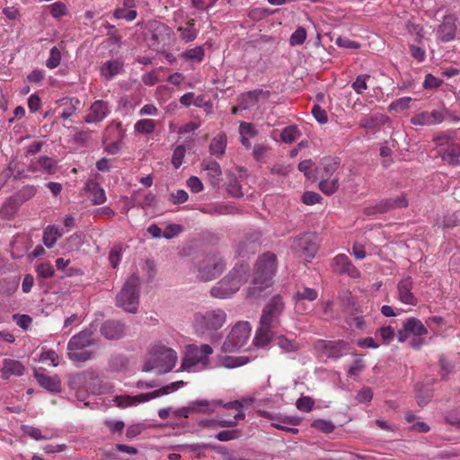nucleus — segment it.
Here are the masks:
<instances>
[{"label":"nucleus","mask_w":460,"mask_h":460,"mask_svg":"<svg viewBox=\"0 0 460 460\" xmlns=\"http://www.w3.org/2000/svg\"><path fill=\"white\" fill-rule=\"evenodd\" d=\"M277 270V257L267 252L257 261L254 268L253 279L248 288V296L257 297L265 288L272 285V279Z\"/></svg>","instance_id":"nucleus-1"},{"label":"nucleus","mask_w":460,"mask_h":460,"mask_svg":"<svg viewBox=\"0 0 460 460\" xmlns=\"http://www.w3.org/2000/svg\"><path fill=\"white\" fill-rule=\"evenodd\" d=\"M178 359L175 349L159 341L151 347L142 370L144 372L155 370L158 374H166L176 367Z\"/></svg>","instance_id":"nucleus-2"},{"label":"nucleus","mask_w":460,"mask_h":460,"mask_svg":"<svg viewBox=\"0 0 460 460\" xmlns=\"http://www.w3.org/2000/svg\"><path fill=\"white\" fill-rule=\"evenodd\" d=\"M227 314L220 308L198 312L194 314L193 328L199 336L217 338L216 332L226 323Z\"/></svg>","instance_id":"nucleus-3"},{"label":"nucleus","mask_w":460,"mask_h":460,"mask_svg":"<svg viewBox=\"0 0 460 460\" xmlns=\"http://www.w3.org/2000/svg\"><path fill=\"white\" fill-rule=\"evenodd\" d=\"M213 351L212 347L208 344H202L200 346L190 344L186 346L178 371L197 373L208 368L210 356L213 354Z\"/></svg>","instance_id":"nucleus-4"},{"label":"nucleus","mask_w":460,"mask_h":460,"mask_svg":"<svg viewBox=\"0 0 460 460\" xmlns=\"http://www.w3.org/2000/svg\"><path fill=\"white\" fill-rule=\"evenodd\" d=\"M247 273L248 269L246 266L235 267L211 288V296L219 299L231 297L246 281Z\"/></svg>","instance_id":"nucleus-5"},{"label":"nucleus","mask_w":460,"mask_h":460,"mask_svg":"<svg viewBox=\"0 0 460 460\" xmlns=\"http://www.w3.org/2000/svg\"><path fill=\"white\" fill-rule=\"evenodd\" d=\"M185 385L183 381L172 382L153 392L141 394L135 396L130 395H116L113 397L112 402L114 405L119 408H127L130 406H137L138 404L146 402L150 400L167 395L172 392L179 390Z\"/></svg>","instance_id":"nucleus-6"},{"label":"nucleus","mask_w":460,"mask_h":460,"mask_svg":"<svg viewBox=\"0 0 460 460\" xmlns=\"http://www.w3.org/2000/svg\"><path fill=\"white\" fill-rule=\"evenodd\" d=\"M428 334V329L420 320L411 317L403 322L402 328L397 333V339L400 342L409 340V344L415 349H420L425 344V336Z\"/></svg>","instance_id":"nucleus-7"},{"label":"nucleus","mask_w":460,"mask_h":460,"mask_svg":"<svg viewBox=\"0 0 460 460\" xmlns=\"http://www.w3.org/2000/svg\"><path fill=\"white\" fill-rule=\"evenodd\" d=\"M251 332L252 327L248 322H237L227 333L221 350L225 353H233L240 350L248 342Z\"/></svg>","instance_id":"nucleus-8"},{"label":"nucleus","mask_w":460,"mask_h":460,"mask_svg":"<svg viewBox=\"0 0 460 460\" xmlns=\"http://www.w3.org/2000/svg\"><path fill=\"white\" fill-rule=\"evenodd\" d=\"M139 284L140 280L137 275L130 276L117 296V305L126 312L137 313L139 304Z\"/></svg>","instance_id":"nucleus-9"},{"label":"nucleus","mask_w":460,"mask_h":460,"mask_svg":"<svg viewBox=\"0 0 460 460\" xmlns=\"http://www.w3.org/2000/svg\"><path fill=\"white\" fill-rule=\"evenodd\" d=\"M93 331L86 329L74 335L69 340L67 350L70 359L74 361H85L91 358L92 354L86 348L93 344Z\"/></svg>","instance_id":"nucleus-10"},{"label":"nucleus","mask_w":460,"mask_h":460,"mask_svg":"<svg viewBox=\"0 0 460 460\" xmlns=\"http://www.w3.org/2000/svg\"><path fill=\"white\" fill-rule=\"evenodd\" d=\"M223 407L235 411L233 418L201 420L198 422V425L201 428H208L212 429H217L219 427H234L239 420L244 419L245 417L243 411V403L239 401L225 403Z\"/></svg>","instance_id":"nucleus-11"},{"label":"nucleus","mask_w":460,"mask_h":460,"mask_svg":"<svg viewBox=\"0 0 460 460\" xmlns=\"http://www.w3.org/2000/svg\"><path fill=\"white\" fill-rule=\"evenodd\" d=\"M225 269L224 261L217 256H208L203 259L198 267V278L209 281L219 276Z\"/></svg>","instance_id":"nucleus-12"},{"label":"nucleus","mask_w":460,"mask_h":460,"mask_svg":"<svg viewBox=\"0 0 460 460\" xmlns=\"http://www.w3.org/2000/svg\"><path fill=\"white\" fill-rule=\"evenodd\" d=\"M293 248L306 261H310L316 254L318 246L313 234H305L293 243Z\"/></svg>","instance_id":"nucleus-13"},{"label":"nucleus","mask_w":460,"mask_h":460,"mask_svg":"<svg viewBox=\"0 0 460 460\" xmlns=\"http://www.w3.org/2000/svg\"><path fill=\"white\" fill-rule=\"evenodd\" d=\"M283 309L284 303L282 298L279 296L272 297L262 311L260 324L273 326Z\"/></svg>","instance_id":"nucleus-14"},{"label":"nucleus","mask_w":460,"mask_h":460,"mask_svg":"<svg viewBox=\"0 0 460 460\" xmlns=\"http://www.w3.org/2000/svg\"><path fill=\"white\" fill-rule=\"evenodd\" d=\"M270 93L262 90H255L243 94L240 97L241 110H258L269 99Z\"/></svg>","instance_id":"nucleus-15"},{"label":"nucleus","mask_w":460,"mask_h":460,"mask_svg":"<svg viewBox=\"0 0 460 460\" xmlns=\"http://www.w3.org/2000/svg\"><path fill=\"white\" fill-rule=\"evenodd\" d=\"M446 116V111L443 109L433 110L430 112L421 111L413 115L411 119V123L415 126H433L440 124Z\"/></svg>","instance_id":"nucleus-16"},{"label":"nucleus","mask_w":460,"mask_h":460,"mask_svg":"<svg viewBox=\"0 0 460 460\" xmlns=\"http://www.w3.org/2000/svg\"><path fill=\"white\" fill-rule=\"evenodd\" d=\"M332 268L335 272L347 274L353 279L360 276L359 270L351 263L349 257L343 253L338 254L332 259Z\"/></svg>","instance_id":"nucleus-17"},{"label":"nucleus","mask_w":460,"mask_h":460,"mask_svg":"<svg viewBox=\"0 0 460 460\" xmlns=\"http://www.w3.org/2000/svg\"><path fill=\"white\" fill-rule=\"evenodd\" d=\"M438 153L445 162L453 165L460 164V144L450 142L447 138L444 139Z\"/></svg>","instance_id":"nucleus-18"},{"label":"nucleus","mask_w":460,"mask_h":460,"mask_svg":"<svg viewBox=\"0 0 460 460\" xmlns=\"http://www.w3.org/2000/svg\"><path fill=\"white\" fill-rule=\"evenodd\" d=\"M111 109L108 102L98 100L95 101L90 107L89 114L85 117L84 120L87 123H97L103 120L110 113Z\"/></svg>","instance_id":"nucleus-19"},{"label":"nucleus","mask_w":460,"mask_h":460,"mask_svg":"<svg viewBox=\"0 0 460 460\" xmlns=\"http://www.w3.org/2000/svg\"><path fill=\"white\" fill-rule=\"evenodd\" d=\"M456 19L452 15L444 17L442 23L437 30V37L442 42H448L456 37Z\"/></svg>","instance_id":"nucleus-20"},{"label":"nucleus","mask_w":460,"mask_h":460,"mask_svg":"<svg viewBox=\"0 0 460 460\" xmlns=\"http://www.w3.org/2000/svg\"><path fill=\"white\" fill-rule=\"evenodd\" d=\"M412 279L411 277L402 279L397 287L399 300L406 305H415L417 304V298L411 292Z\"/></svg>","instance_id":"nucleus-21"},{"label":"nucleus","mask_w":460,"mask_h":460,"mask_svg":"<svg viewBox=\"0 0 460 460\" xmlns=\"http://www.w3.org/2000/svg\"><path fill=\"white\" fill-rule=\"evenodd\" d=\"M24 372L25 367L21 361L12 358H4L3 360V367L1 368L2 378L8 379L11 376H21Z\"/></svg>","instance_id":"nucleus-22"},{"label":"nucleus","mask_w":460,"mask_h":460,"mask_svg":"<svg viewBox=\"0 0 460 460\" xmlns=\"http://www.w3.org/2000/svg\"><path fill=\"white\" fill-rule=\"evenodd\" d=\"M101 332L106 339L116 340L125 335V327L119 322L108 321L102 324Z\"/></svg>","instance_id":"nucleus-23"},{"label":"nucleus","mask_w":460,"mask_h":460,"mask_svg":"<svg viewBox=\"0 0 460 460\" xmlns=\"http://www.w3.org/2000/svg\"><path fill=\"white\" fill-rule=\"evenodd\" d=\"M318 296V292L307 287H303L294 294L295 306L297 311L303 309L305 301H314Z\"/></svg>","instance_id":"nucleus-24"},{"label":"nucleus","mask_w":460,"mask_h":460,"mask_svg":"<svg viewBox=\"0 0 460 460\" xmlns=\"http://www.w3.org/2000/svg\"><path fill=\"white\" fill-rule=\"evenodd\" d=\"M408 206V201L404 196H399L393 199H388L380 201L376 204L375 210L377 213H385L393 208H405Z\"/></svg>","instance_id":"nucleus-25"},{"label":"nucleus","mask_w":460,"mask_h":460,"mask_svg":"<svg viewBox=\"0 0 460 460\" xmlns=\"http://www.w3.org/2000/svg\"><path fill=\"white\" fill-rule=\"evenodd\" d=\"M193 406V414L194 413H203L209 414L215 412L217 406H223V403L220 400L208 401V400H195L192 401Z\"/></svg>","instance_id":"nucleus-26"},{"label":"nucleus","mask_w":460,"mask_h":460,"mask_svg":"<svg viewBox=\"0 0 460 460\" xmlns=\"http://www.w3.org/2000/svg\"><path fill=\"white\" fill-rule=\"evenodd\" d=\"M34 376L45 389L50 392H58L60 390V380L58 376H49L39 370L34 371Z\"/></svg>","instance_id":"nucleus-27"},{"label":"nucleus","mask_w":460,"mask_h":460,"mask_svg":"<svg viewBox=\"0 0 460 460\" xmlns=\"http://www.w3.org/2000/svg\"><path fill=\"white\" fill-rule=\"evenodd\" d=\"M201 166L202 170L207 172V174L209 177L211 184H218L222 173L219 164L213 160H205L203 161Z\"/></svg>","instance_id":"nucleus-28"},{"label":"nucleus","mask_w":460,"mask_h":460,"mask_svg":"<svg viewBox=\"0 0 460 460\" xmlns=\"http://www.w3.org/2000/svg\"><path fill=\"white\" fill-rule=\"evenodd\" d=\"M339 167V162L335 158L324 157L317 169L319 177H332Z\"/></svg>","instance_id":"nucleus-29"},{"label":"nucleus","mask_w":460,"mask_h":460,"mask_svg":"<svg viewBox=\"0 0 460 460\" xmlns=\"http://www.w3.org/2000/svg\"><path fill=\"white\" fill-rule=\"evenodd\" d=\"M239 133L243 146L249 148L251 146L250 139L257 135V130L252 123L241 122L239 126Z\"/></svg>","instance_id":"nucleus-30"},{"label":"nucleus","mask_w":460,"mask_h":460,"mask_svg":"<svg viewBox=\"0 0 460 460\" xmlns=\"http://www.w3.org/2000/svg\"><path fill=\"white\" fill-rule=\"evenodd\" d=\"M63 235L62 231L55 226H48L43 232V243L47 248H52Z\"/></svg>","instance_id":"nucleus-31"},{"label":"nucleus","mask_w":460,"mask_h":460,"mask_svg":"<svg viewBox=\"0 0 460 460\" xmlns=\"http://www.w3.org/2000/svg\"><path fill=\"white\" fill-rule=\"evenodd\" d=\"M271 327V325H260L253 340L257 347H264L270 343L272 339Z\"/></svg>","instance_id":"nucleus-32"},{"label":"nucleus","mask_w":460,"mask_h":460,"mask_svg":"<svg viewBox=\"0 0 460 460\" xmlns=\"http://www.w3.org/2000/svg\"><path fill=\"white\" fill-rule=\"evenodd\" d=\"M122 62L119 60L107 61L101 68L102 75L105 79H111L113 76L118 75L122 69Z\"/></svg>","instance_id":"nucleus-33"},{"label":"nucleus","mask_w":460,"mask_h":460,"mask_svg":"<svg viewBox=\"0 0 460 460\" xmlns=\"http://www.w3.org/2000/svg\"><path fill=\"white\" fill-rule=\"evenodd\" d=\"M277 346L284 352H295L300 349V344L293 339H288L284 335H279L275 339Z\"/></svg>","instance_id":"nucleus-34"},{"label":"nucleus","mask_w":460,"mask_h":460,"mask_svg":"<svg viewBox=\"0 0 460 460\" xmlns=\"http://www.w3.org/2000/svg\"><path fill=\"white\" fill-rule=\"evenodd\" d=\"M320 179L319 188L324 194L332 195L337 191L339 188L338 177H320Z\"/></svg>","instance_id":"nucleus-35"},{"label":"nucleus","mask_w":460,"mask_h":460,"mask_svg":"<svg viewBox=\"0 0 460 460\" xmlns=\"http://www.w3.org/2000/svg\"><path fill=\"white\" fill-rule=\"evenodd\" d=\"M181 39L185 42L192 41L197 37V30L193 21H189L183 25L178 27Z\"/></svg>","instance_id":"nucleus-36"},{"label":"nucleus","mask_w":460,"mask_h":460,"mask_svg":"<svg viewBox=\"0 0 460 460\" xmlns=\"http://www.w3.org/2000/svg\"><path fill=\"white\" fill-rule=\"evenodd\" d=\"M249 362L245 356H226L219 358V365L226 368L242 367Z\"/></svg>","instance_id":"nucleus-37"},{"label":"nucleus","mask_w":460,"mask_h":460,"mask_svg":"<svg viewBox=\"0 0 460 460\" xmlns=\"http://www.w3.org/2000/svg\"><path fill=\"white\" fill-rule=\"evenodd\" d=\"M226 146V137L224 134H219L215 137L210 144L209 149L213 155H222L225 153Z\"/></svg>","instance_id":"nucleus-38"},{"label":"nucleus","mask_w":460,"mask_h":460,"mask_svg":"<svg viewBox=\"0 0 460 460\" xmlns=\"http://www.w3.org/2000/svg\"><path fill=\"white\" fill-rule=\"evenodd\" d=\"M155 122L150 119H142L134 124V130L140 134H151L155 129Z\"/></svg>","instance_id":"nucleus-39"},{"label":"nucleus","mask_w":460,"mask_h":460,"mask_svg":"<svg viewBox=\"0 0 460 460\" xmlns=\"http://www.w3.org/2000/svg\"><path fill=\"white\" fill-rule=\"evenodd\" d=\"M83 243V235L80 234H74L66 239L64 248L67 252H70L79 250Z\"/></svg>","instance_id":"nucleus-40"},{"label":"nucleus","mask_w":460,"mask_h":460,"mask_svg":"<svg viewBox=\"0 0 460 460\" xmlns=\"http://www.w3.org/2000/svg\"><path fill=\"white\" fill-rule=\"evenodd\" d=\"M89 190L92 195V201L95 205H101L106 201L105 191L97 183H93Z\"/></svg>","instance_id":"nucleus-41"},{"label":"nucleus","mask_w":460,"mask_h":460,"mask_svg":"<svg viewBox=\"0 0 460 460\" xmlns=\"http://www.w3.org/2000/svg\"><path fill=\"white\" fill-rule=\"evenodd\" d=\"M406 30L416 42H421L425 38L423 28L420 24L408 22L406 25Z\"/></svg>","instance_id":"nucleus-42"},{"label":"nucleus","mask_w":460,"mask_h":460,"mask_svg":"<svg viewBox=\"0 0 460 460\" xmlns=\"http://www.w3.org/2000/svg\"><path fill=\"white\" fill-rule=\"evenodd\" d=\"M299 136L300 133L296 126L285 128L280 135L282 141L288 144H291L296 141Z\"/></svg>","instance_id":"nucleus-43"},{"label":"nucleus","mask_w":460,"mask_h":460,"mask_svg":"<svg viewBox=\"0 0 460 460\" xmlns=\"http://www.w3.org/2000/svg\"><path fill=\"white\" fill-rule=\"evenodd\" d=\"M22 429L25 434H27L35 440H47L51 438V436L49 434H41V430L33 426L23 425L22 427Z\"/></svg>","instance_id":"nucleus-44"},{"label":"nucleus","mask_w":460,"mask_h":460,"mask_svg":"<svg viewBox=\"0 0 460 460\" xmlns=\"http://www.w3.org/2000/svg\"><path fill=\"white\" fill-rule=\"evenodd\" d=\"M411 102V97H402L397 99L390 103L388 106V110L390 111L402 112L407 110L410 107V102Z\"/></svg>","instance_id":"nucleus-45"},{"label":"nucleus","mask_w":460,"mask_h":460,"mask_svg":"<svg viewBox=\"0 0 460 460\" xmlns=\"http://www.w3.org/2000/svg\"><path fill=\"white\" fill-rule=\"evenodd\" d=\"M186 149L184 146L180 145L177 146L174 150L172 156V164L175 169H178L181 167V165L183 163V159L185 156Z\"/></svg>","instance_id":"nucleus-46"},{"label":"nucleus","mask_w":460,"mask_h":460,"mask_svg":"<svg viewBox=\"0 0 460 460\" xmlns=\"http://www.w3.org/2000/svg\"><path fill=\"white\" fill-rule=\"evenodd\" d=\"M113 15L116 19H125L128 22H132L137 18V13L135 9L117 8Z\"/></svg>","instance_id":"nucleus-47"},{"label":"nucleus","mask_w":460,"mask_h":460,"mask_svg":"<svg viewBox=\"0 0 460 460\" xmlns=\"http://www.w3.org/2000/svg\"><path fill=\"white\" fill-rule=\"evenodd\" d=\"M306 31L303 27H298L296 30L291 34L289 39V43L291 46H298L305 42L306 39Z\"/></svg>","instance_id":"nucleus-48"},{"label":"nucleus","mask_w":460,"mask_h":460,"mask_svg":"<svg viewBox=\"0 0 460 460\" xmlns=\"http://www.w3.org/2000/svg\"><path fill=\"white\" fill-rule=\"evenodd\" d=\"M312 427L324 433H331L334 430V424L328 420L317 419L312 422Z\"/></svg>","instance_id":"nucleus-49"},{"label":"nucleus","mask_w":460,"mask_h":460,"mask_svg":"<svg viewBox=\"0 0 460 460\" xmlns=\"http://www.w3.org/2000/svg\"><path fill=\"white\" fill-rule=\"evenodd\" d=\"M61 60V54L60 51L57 47H53L50 49L49 57L46 61V66L50 68H56L59 64Z\"/></svg>","instance_id":"nucleus-50"},{"label":"nucleus","mask_w":460,"mask_h":460,"mask_svg":"<svg viewBox=\"0 0 460 460\" xmlns=\"http://www.w3.org/2000/svg\"><path fill=\"white\" fill-rule=\"evenodd\" d=\"M40 361L49 362L51 366L57 367L59 364V357L56 351L49 349L41 352Z\"/></svg>","instance_id":"nucleus-51"},{"label":"nucleus","mask_w":460,"mask_h":460,"mask_svg":"<svg viewBox=\"0 0 460 460\" xmlns=\"http://www.w3.org/2000/svg\"><path fill=\"white\" fill-rule=\"evenodd\" d=\"M49 12L54 18L65 16L67 12L66 4L60 1L55 2L49 5Z\"/></svg>","instance_id":"nucleus-52"},{"label":"nucleus","mask_w":460,"mask_h":460,"mask_svg":"<svg viewBox=\"0 0 460 460\" xmlns=\"http://www.w3.org/2000/svg\"><path fill=\"white\" fill-rule=\"evenodd\" d=\"M182 56L187 59L200 62L204 57V50L201 47H197L185 51Z\"/></svg>","instance_id":"nucleus-53"},{"label":"nucleus","mask_w":460,"mask_h":460,"mask_svg":"<svg viewBox=\"0 0 460 460\" xmlns=\"http://www.w3.org/2000/svg\"><path fill=\"white\" fill-rule=\"evenodd\" d=\"M41 168L48 173H54L56 171V162L48 156H41L38 161Z\"/></svg>","instance_id":"nucleus-54"},{"label":"nucleus","mask_w":460,"mask_h":460,"mask_svg":"<svg viewBox=\"0 0 460 460\" xmlns=\"http://www.w3.org/2000/svg\"><path fill=\"white\" fill-rule=\"evenodd\" d=\"M368 78L369 76L367 75H360L356 78L352 84V88L357 93L360 94L367 88V81Z\"/></svg>","instance_id":"nucleus-55"},{"label":"nucleus","mask_w":460,"mask_h":460,"mask_svg":"<svg viewBox=\"0 0 460 460\" xmlns=\"http://www.w3.org/2000/svg\"><path fill=\"white\" fill-rule=\"evenodd\" d=\"M314 401L308 396H303L296 401V407L299 411L308 412L314 407Z\"/></svg>","instance_id":"nucleus-56"},{"label":"nucleus","mask_w":460,"mask_h":460,"mask_svg":"<svg viewBox=\"0 0 460 460\" xmlns=\"http://www.w3.org/2000/svg\"><path fill=\"white\" fill-rule=\"evenodd\" d=\"M217 0H190L192 7L205 11L213 7Z\"/></svg>","instance_id":"nucleus-57"},{"label":"nucleus","mask_w":460,"mask_h":460,"mask_svg":"<svg viewBox=\"0 0 460 460\" xmlns=\"http://www.w3.org/2000/svg\"><path fill=\"white\" fill-rule=\"evenodd\" d=\"M37 272L42 278H50L54 274V268L49 262L40 263L37 267Z\"/></svg>","instance_id":"nucleus-58"},{"label":"nucleus","mask_w":460,"mask_h":460,"mask_svg":"<svg viewBox=\"0 0 460 460\" xmlns=\"http://www.w3.org/2000/svg\"><path fill=\"white\" fill-rule=\"evenodd\" d=\"M170 197L173 204L184 203L189 199V195L184 190H177L175 192L171 193Z\"/></svg>","instance_id":"nucleus-59"},{"label":"nucleus","mask_w":460,"mask_h":460,"mask_svg":"<svg viewBox=\"0 0 460 460\" xmlns=\"http://www.w3.org/2000/svg\"><path fill=\"white\" fill-rule=\"evenodd\" d=\"M191 414H193V406L191 402L187 406L172 411V415L175 418H188Z\"/></svg>","instance_id":"nucleus-60"},{"label":"nucleus","mask_w":460,"mask_h":460,"mask_svg":"<svg viewBox=\"0 0 460 460\" xmlns=\"http://www.w3.org/2000/svg\"><path fill=\"white\" fill-rule=\"evenodd\" d=\"M379 334L384 342L388 344L394 337V330L391 326H384L379 329Z\"/></svg>","instance_id":"nucleus-61"},{"label":"nucleus","mask_w":460,"mask_h":460,"mask_svg":"<svg viewBox=\"0 0 460 460\" xmlns=\"http://www.w3.org/2000/svg\"><path fill=\"white\" fill-rule=\"evenodd\" d=\"M312 113L314 119L321 124H325L328 121L327 114L323 109L319 105H314Z\"/></svg>","instance_id":"nucleus-62"},{"label":"nucleus","mask_w":460,"mask_h":460,"mask_svg":"<svg viewBox=\"0 0 460 460\" xmlns=\"http://www.w3.org/2000/svg\"><path fill=\"white\" fill-rule=\"evenodd\" d=\"M187 186L190 188V190L194 192V193H199L202 190H203V183L201 182V181L196 177V176H191L188 181H187Z\"/></svg>","instance_id":"nucleus-63"},{"label":"nucleus","mask_w":460,"mask_h":460,"mask_svg":"<svg viewBox=\"0 0 460 460\" xmlns=\"http://www.w3.org/2000/svg\"><path fill=\"white\" fill-rule=\"evenodd\" d=\"M181 232V226L179 225H170L163 232V236L165 239H172Z\"/></svg>","instance_id":"nucleus-64"}]
</instances>
